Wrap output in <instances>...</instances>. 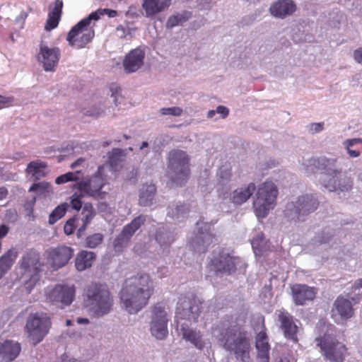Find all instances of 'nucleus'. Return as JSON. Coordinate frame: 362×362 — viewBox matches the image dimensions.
Masks as SVG:
<instances>
[{"instance_id": "nucleus-1", "label": "nucleus", "mask_w": 362, "mask_h": 362, "mask_svg": "<svg viewBox=\"0 0 362 362\" xmlns=\"http://www.w3.org/2000/svg\"><path fill=\"white\" fill-rule=\"evenodd\" d=\"M211 334L226 351L238 361L249 362L250 341L247 332L229 320L220 321L211 327Z\"/></svg>"}, {"instance_id": "nucleus-2", "label": "nucleus", "mask_w": 362, "mask_h": 362, "mask_svg": "<svg viewBox=\"0 0 362 362\" xmlns=\"http://www.w3.org/2000/svg\"><path fill=\"white\" fill-rule=\"evenodd\" d=\"M153 291V282L148 274L132 276L120 291L121 307L129 315L137 314L148 304Z\"/></svg>"}, {"instance_id": "nucleus-3", "label": "nucleus", "mask_w": 362, "mask_h": 362, "mask_svg": "<svg viewBox=\"0 0 362 362\" xmlns=\"http://www.w3.org/2000/svg\"><path fill=\"white\" fill-rule=\"evenodd\" d=\"M44 264L40 255L35 250L26 251L18 262L19 280L28 293H30L40 281Z\"/></svg>"}, {"instance_id": "nucleus-4", "label": "nucleus", "mask_w": 362, "mask_h": 362, "mask_svg": "<svg viewBox=\"0 0 362 362\" xmlns=\"http://www.w3.org/2000/svg\"><path fill=\"white\" fill-rule=\"evenodd\" d=\"M86 305L92 314L98 317L107 315L113 305V297L107 286L100 284H91L85 291Z\"/></svg>"}, {"instance_id": "nucleus-5", "label": "nucleus", "mask_w": 362, "mask_h": 362, "mask_svg": "<svg viewBox=\"0 0 362 362\" xmlns=\"http://www.w3.org/2000/svg\"><path fill=\"white\" fill-rule=\"evenodd\" d=\"M318 206L319 201L315 195L301 194L287 202L284 211V217L288 221L295 224L303 223Z\"/></svg>"}, {"instance_id": "nucleus-6", "label": "nucleus", "mask_w": 362, "mask_h": 362, "mask_svg": "<svg viewBox=\"0 0 362 362\" xmlns=\"http://www.w3.org/2000/svg\"><path fill=\"white\" fill-rule=\"evenodd\" d=\"M189 175V158L180 150L170 152L167 176L175 185L182 186L186 183Z\"/></svg>"}, {"instance_id": "nucleus-7", "label": "nucleus", "mask_w": 362, "mask_h": 362, "mask_svg": "<svg viewBox=\"0 0 362 362\" xmlns=\"http://www.w3.org/2000/svg\"><path fill=\"white\" fill-rule=\"evenodd\" d=\"M278 189L275 184L267 181L258 188L253 202L255 213L258 218H264L276 205Z\"/></svg>"}, {"instance_id": "nucleus-8", "label": "nucleus", "mask_w": 362, "mask_h": 362, "mask_svg": "<svg viewBox=\"0 0 362 362\" xmlns=\"http://www.w3.org/2000/svg\"><path fill=\"white\" fill-rule=\"evenodd\" d=\"M209 267L210 269L218 275H230L237 269L244 270L245 262L238 257L230 255L225 250H220L213 254Z\"/></svg>"}, {"instance_id": "nucleus-9", "label": "nucleus", "mask_w": 362, "mask_h": 362, "mask_svg": "<svg viewBox=\"0 0 362 362\" xmlns=\"http://www.w3.org/2000/svg\"><path fill=\"white\" fill-rule=\"evenodd\" d=\"M93 20L97 21L95 13L89 14L71 29L66 37V40L71 46L82 48L92 40L95 33L93 29H88V27Z\"/></svg>"}, {"instance_id": "nucleus-10", "label": "nucleus", "mask_w": 362, "mask_h": 362, "mask_svg": "<svg viewBox=\"0 0 362 362\" xmlns=\"http://www.w3.org/2000/svg\"><path fill=\"white\" fill-rule=\"evenodd\" d=\"M50 327L49 316L44 313H35L29 315L25 328L30 341L35 345L42 341Z\"/></svg>"}, {"instance_id": "nucleus-11", "label": "nucleus", "mask_w": 362, "mask_h": 362, "mask_svg": "<svg viewBox=\"0 0 362 362\" xmlns=\"http://www.w3.org/2000/svg\"><path fill=\"white\" fill-rule=\"evenodd\" d=\"M325 358L330 362H343L346 353V346L329 334L315 339Z\"/></svg>"}, {"instance_id": "nucleus-12", "label": "nucleus", "mask_w": 362, "mask_h": 362, "mask_svg": "<svg viewBox=\"0 0 362 362\" xmlns=\"http://www.w3.org/2000/svg\"><path fill=\"white\" fill-rule=\"evenodd\" d=\"M168 313L162 303L154 305L149 323L151 334L158 340L165 339L168 334Z\"/></svg>"}, {"instance_id": "nucleus-13", "label": "nucleus", "mask_w": 362, "mask_h": 362, "mask_svg": "<svg viewBox=\"0 0 362 362\" xmlns=\"http://www.w3.org/2000/svg\"><path fill=\"white\" fill-rule=\"evenodd\" d=\"M45 295L48 302L63 308L74 301L75 288L74 286L57 284L47 287L45 289Z\"/></svg>"}, {"instance_id": "nucleus-14", "label": "nucleus", "mask_w": 362, "mask_h": 362, "mask_svg": "<svg viewBox=\"0 0 362 362\" xmlns=\"http://www.w3.org/2000/svg\"><path fill=\"white\" fill-rule=\"evenodd\" d=\"M200 313L199 304L194 298L182 297L177 302L175 312V321L177 325L186 322H196Z\"/></svg>"}, {"instance_id": "nucleus-15", "label": "nucleus", "mask_w": 362, "mask_h": 362, "mask_svg": "<svg viewBox=\"0 0 362 362\" xmlns=\"http://www.w3.org/2000/svg\"><path fill=\"white\" fill-rule=\"evenodd\" d=\"M102 167H99L95 175L74 185L78 189V192L95 198H104L105 193L101 192V189L105 185V181L102 175Z\"/></svg>"}, {"instance_id": "nucleus-16", "label": "nucleus", "mask_w": 362, "mask_h": 362, "mask_svg": "<svg viewBox=\"0 0 362 362\" xmlns=\"http://www.w3.org/2000/svg\"><path fill=\"white\" fill-rule=\"evenodd\" d=\"M197 232L190 240L191 247L199 253H204L214 243L215 238L210 232V225L207 223L198 221Z\"/></svg>"}, {"instance_id": "nucleus-17", "label": "nucleus", "mask_w": 362, "mask_h": 362, "mask_svg": "<svg viewBox=\"0 0 362 362\" xmlns=\"http://www.w3.org/2000/svg\"><path fill=\"white\" fill-rule=\"evenodd\" d=\"M354 315V310L351 302L344 297H337L331 310V317L334 322L338 325H344Z\"/></svg>"}, {"instance_id": "nucleus-18", "label": "nucleus", "mask_w": 362, "mask_h": 362, "mask_svg": "<svg viewBox=\"0 0 362 362\" xmlns=\"http://www.w3.org/2000/svg\"><path fill=\"white\" fill-rule=\"evenodd\" d=\"M146 220V216L139 215L123 228L114 240L113 245L116 252L122 251L127 245L133 235L145 223Z\"/></svg>"}, {"instance_id": "nucleus-19", "label": "nucleus", "mask_w": 362, "mask_h": 362, "mask_svg": "<svg viewBox=\"0 0 362 362\" xmlns=\"http://www.w3.org/2000/svg\"><path fill=\"white\" fill-rule=\"evenodd\" d=\"M74 255V249L66 245L52 247L47 251L48 264L54 269L64 267Z\"/></svg>"}, {"instance_id": "nucleus-20", "label": "nucleus", "mask_w": 362, "mask_h": 362, "mask_svg": "<svg viewBox=\"0 0 362 362\" xmlns=\"http://www.w3.org/2000/svg\"><path fill=\"white\" fill-rule=\"evenodd\" d=\"M321 185L329 192H336L341 196L345 195L353 188V180L350 177L335 175L332 177H325L320 181Z\"/></svg>"}, {"instance_id": "nucleus-21", "label": "nucleus", "mask_w": 362, "mask_h": 362, "mask_svg": "<svg viewBox=\"0 0 362 362\" xmlns=\"http://www.w3.org/2000/svg\"><path fill=\"white\" fill-rule=\"evenodd\" d=\"M60 55V49L58 47H49L44 43L40 44L38 61L42 64L45 71H54Z\"/></svg>"}, {"instance_id": "nucleus-22", "label": "nucleus", "mask_w": 362, "mask_h": 362, "mask_svg": "<svg viewBox=\"0 0 362 362\" xmlns=\"http://www.w3.org/2000/svg\"><path fill=\"white\" fill-rule=\"evenodd\" d=\"M180 334L183 339L189 341L195 348L199 350H202L206 346V341L203 339V335L200 330L194 329L189 326V323L186 322H182L180 325Z\"/></svg>"}, {"instance_id": "nucleus-23", "label": "nucleus", "mask_w": 362, "mask_h": 362, "mask_svg": "<svg viewBox=\"0 0 362 362\" xmlns=\"http://www.w3.org/2000/svg\"><path fill=\"white\" fill-rule=\"evenodd\" d=\"M291 292L295 304L304 305L306 301L313 300L317 294V289L305 284H295L291 287Z\"/></svg>"}, {"instance_id": "nucleus-24", "label": "nucleus", "mask_w": 362, "mask_h": 362, "mask_svg": "<svg viewBox=\"0 0 362 362\" xmlns=\"http://www.w3.org/2000/svg\"><path fill=\"white\" fill-rule=\"evenodd\" d=\"M144 52L140 48L132 50L123 62L124 71L127 73H133L140 69L144 64Z\"/></svg>"}, {"instance_id": "nucleus-25", "label": "nucleus", "mask_w": 362, "mask_h": 362, "mask_svg": "<svg viewBox=\"0 0 362 362\" xmlns=\"http://www.w3.org/2000/svg\"><path fill=\"white\" fill-rule=\"evenodd\" d=\"M21 344L13 340H5L0 342V362H11L19 354Z\"/></svg>"}, {"instance_id": "nucleus-26", "label": "nucleus", "mask_w": 362, "mask_h": 362, "mask_svg": "<svg viewBox=\"0 0 362 362\" xmlns=\"http://www.w3.org/2000/svg\"><path fill=\"white\" fill-rule=\"evenodd\" d=\"M264 327L257 333L255 337V347L259 362H269L270 345L268 337L264 330Z\"/></svg>"}, {"instance_id": "nucleus-27", "label": "nucleus", "mask_w": 362, "mask_h": 362, "mask_svg": "<svg viewBox=\"0 0 362 362\" xmlns=\"http://www.w3.org/2000/svg\"><path fill=\"white\" fill-rule=\"evenodd\" d=\"M279 319L281 322V327L284 331V336L293 342H297L296 333L298 327L293 320V316L288 313L281 312L279 315Z\"/></svg>"}, {"instance_id": "nucleus-28", "label": "nucleus", "mask_w": 362, "mask_h": 362, "mask_svg": "<svg viewBox=\"0 0 362 362\" xmlns=\"http://www.w3.org/2000/svg\"><path fill=\"white\" fill-rule=\"evenodd\" d=\"M296 9V6L292 0H278L269 8L272 16L284 18L291 15Z\"/></svg>"}, {"instance_id": "nucleus-29", "label": "nucleus", "mask_w": 362, "mask_h": 362, "mask_svg": "<svg viewBox=\"0 0 362 362\" xmlns=\"http://www.w3.org/2000/svg\"><path fill=\"white\" fill-rule=\"evenodd\" d=\"M319 170L322 172L323 175L320 180L325 177H332L335 175H340L341 168L337 165V160L334 158L320 157Z\"/></svg>"}, {"instance_id": "nucleus-30", "label": "nucleus", "mask_w": 362, "mask_h": 362, "mask_svg": "<svg viewBox=\"0 0 362 362\" xmlns=\"http://www.w3.org/2000/svg\"><path fill=\"white\" fill-rule=\"evenodd\" d=\"M256 189L255 185L250 182L247 186L237 188L230 194V200L235 205H241L246 202Z\"/></svg>"}, {"instance_id": "nucleus-31", "label": "nucleus", "mask_w": 362, "mask_h": 362, "mask_svg": "<svg viewBox=\"0 0 362 362\" xmlns=\"http://www.w3.org/2000/svg\"><path fill=\"white\" fill-rule=\"evenodd\" d=\"M175 240V230L166 226H160L156 233V240L163 250V252L169 248Z\"/></svg>"}, {"instance_id": "nucleus-32", "label": "nucleus", "mask_w": 362, "mask_h": 362, "mask_svg": "<svg viewBox=\"0 0 362 362\" xmlns=\"http://www.w3.org/2000/svg\"><path fill=\"white\" fill-rule=\"evenodd\" d=\"M169 6V0H144L142 3L147 18L162 12Z\"/></svg>"}, {"instance_id": "nucleus-33", "label": "nucleus", "mask_w": 362, "mask_h": 362, "mask_svg": "<svg viewBox=\"0 0 362 362\" xmlns=\"http://www.w3.org/2000/svg\"><path fill=\"white\" fill-rule=\"evenodd\" d=\"M96 213L90 203H86L82 207L81 213L78 215L77 221L81 220L82 225L77 231L78 238H81L86 229L87 226L91 222Z\"/></svg>"}, {"instance_id": "nucleus-34", "label": "nucleus", "mask_w": 362, "mask_h": 362, "mask_svg": "<svg viewBox=\"0 0 362 362\" xmlns=\"http://www.w3.org/2000/svg\"><path fill=\"white\" fill-rule=\"evenodd\" d=\"M62 7L63 2L62 0H56L53 4L49 6L48 19L45 25L46 30H52L58 25L62 14Z\"/></svg>"}, {"instance_id": "nucleus-35", "label": "nucleus", "mask_w": 362, "mask_h": 362, "mask_svg": "<svg viewBox=\"0 0 362 362\" xmlns=\"http://www.w3.org/2000/svg\"><path fill=\"white\" fill-rule=\"evenodd\" d=\"M156 192V186L153 184H145L139 189V204L142 206H150L153 204Z\"/></svg>"}, {"instance_id": "nucleus-36", "label": "nucleus", "mask_w": 362, "mask_h": 362, "mask_svg": "<svg viewBox=\"0 0 362 362\" xmlns=\"http://www.w3.org/2000/svg\"><path fill=\"white\" fill-rule=\"evenodd\" d=\"M28 175L33 180H40L47 173V165L46 163L40 160L30 162L26 168Z\"/></svg>"}, {"instance_id": "nucleus-37", "label": "nucleus", "mask_w": 362, "mask_h": 362, "mask_svg": "<svg viewBox=\"0 0 362 362\" xmlns=\"http://www.w3.org/2000/svg\"><path fill=\"white\" fill-rule=\"evenodd\" d=\"M189 209L187 204L180 202L171 203L168 207V216L176 221H182L187 215Z\"/></svg>"}, {"instance_id": "nucleus-38", "label": "nucleus", "mask_w": 362, "mask_h": 362, "mask_svg": "<svg viewBox=\"0 0 362 362\" xmlns=\"http://www.w3.org/2000/svg\"><path fill=\"white\" fill-rule=\"evenodd\" d=\"M334 235V230L329 227H326L316 234L313 239V245L315 246H321L322 249H327L330 245Z\"/></svg>"}, {"instance_id": "nucleus-39", "label": "nucleus", "mask_w": 362, "mask_h": 362, "mask_svg": "<svg viewBox=\"0 0 362 362\" xmlns=\"http://www.w3.org/2000/svg\"><path fill=\"white\" fill-rule=\"evenodd\" d=\"M95 259V254L93 252L82 250L78 253L75 260V266L78 271L82 272L90 267Z\"/></svg>"}, {"instance_id": "nucleus-40", "label": "nucleus", "mask_w": 362, "mask_h": 362, "mask_svg": "<svg viewBox=\"0 0 362 362\" xmlns=\"http://www.w3.org/2000/svg\"><path fill=\"white\" fill-rule=\"evenodd\" d=\"M18 252L15 248H11L0 257V279L12 267Z\"/></svg>"}, {"instance_id": "nucleus-41", "label": "nucleus", "mask_w": 362, "mask_h": 362, "mask_svg": "<svg viewBox=\"0 0 362 362\" xmlns=\"http://www.w3.org/2000/svg\"><path fill=\"white\" fill-rule=\"evenodd\" d=\"M320 157H310L303 159L300 170L307 175H311L319 170Z\"/></svg>"}, {"instance_id": "nucleus-42", "label": "nucleus", "mask_w": 362, "mask_h": 362, "mask_svg": "<svg viewBox=\"0 0 362 362\" xmlns=\"http://www.w3.org/2000/svg\"><path fill=\"white\" fill-rule=\"evenodd\" d=\"M251 245L256 255H262L268 248L267 242L266 241L264 234L259 233L251 240Z\"/></svg>"}, {"instance_id": "nucleus-43", "label": "nucleus", "mask_w": 362, "mask_h": 362, "mask_svg": "<svg viewBox=\"0 0 362 362\" xmlns=\"http://www.w3.org/2000/svg\"><path fill=\"white\" fill-rule=\"evenodd\" d=\"M124 156V151L119 148H114L109 153L108 161L112 170H117Z\"/></svg>"}, {"instance_id": "nucleus-44", "label": "nucleus", "mask_w": 362, "mask_h": 362, "mask_svg": "<svg viewBox=\"0 0 362 362\" xmlns=\"http://www.w3.org/2000/svg\"><path fill=\"white\" fill-rule=\"evenodd\" d=\"M69 206L67 203H64L57 206L49 214V223L52 225L59 219L62 218L65 215Z\"/></svg>"}, {"instance_id": "nucleus-45", "label": "nucleus", "mask_w": 362, "mask_h": 362, "mask_svg": "<svg viewBox=\"0 0 362 362\" xmlns=\"http://www.w3.org/2000/svg\"><path fill=\"white\" fill-rule=\"evenodd\" d=\"M231 169L228 165L221 166L217 173L218 182L222 185H226L230 180Z\"/></svg>"}, {"instance_id": "nucleus-46", "label": "nucleus", "mask_w": 362, "mask_h": 362, "mask_svg": "<svg viewBox=\"0 0 362 362\" xmlns=\"http://www.w3.org/2000/svg\"><path fill=\"white\" fill-rule=\"evenodd\" d=\"M103 238V235L100 233L90 235L86 238L84 246L89 248H95L102 243Z\"/></svg>"}, {"instance_id": "nucleus-47", "label": "nucleus", "mask_w": 362, "mask_h": 362, "mask_svg": "<svg viewBox=\"0 0 362 362\" xmlns=\"http://www.w3.org/2000/svg\"><path fill=\"white\" fill-rule=\"evenodd\" d=\"M188 17L185 13H177L170 16L166 23L168 28H172L179 25H182L183 23L187 21Z\"/></svg>"}, {"instance_id": "nucleus-48", "label": "nucleus", "mask_w": 362, "mask_h": 362, "mask_svg": "<svg viewBox=\"0 0 362 362\" xmlns=\"http://www.w3.org/2000/svg\"><path fill=\"white\" fill-rule=\"evenodd\" d=\"M80 173L79 170L74 172H69L64 175H62L59 177H57L55 180V182L57 185H61L63 183H66L69 181H74L78 180V175Z\"/></svg>"}, {"instance_id": "nucleus-49", "label": "nucleus", "mask_w": 362, "mask_h": 362, "mask_svg": "<svg viewBox=\"0 0 362 362\" xmlns=\"http://www.w3.org/2000/svg\"><path fill=\"white\" fill-rule=\"evenodd\" d=\"M346 290L347 295L354 300H357L362 296V291L359 290V288L354 284L348 287Z\"/></svg>"}, {"instance_id": "nucleus-50", "label": "nucleus", "mask_w": 362, "mask_h": 362, "mask_svg": "<svg viewBox=\"0 0 362 362\" xmlns=\"http://www.w3.org/2000/svg\"><path fill=\"white\" fill-rule=\"evenodd\" d=\"M160 112L163 115L178 117L182 113V110L179 107H163L160 110Z\"/></svg>"}, {"instance_id": "nucleus-51", "label": "nucleus", "mask_w": 362, "mask_h": 362, "mask_svg": "<svg viewBox=\"0 0 362 362\" xmlns=\"http://www.w3.org/2000/svg\"><path fill=\"white\" fill-rule=\"evenodd\" d=\"M77 221L76 216L69 219L64 225V230L66 235H70L73 234L75 228H76V221Z\"/></svg>"}, {"instance_id": "nucleus-52", "label": "nucleus", "mask_w": 362, "mask_h": 362, "mask_svg": "<svg viewBox=\"0 0 362 362\" xmlns=\"http://www.w3.org/2000/svg\"><path fill=\"white\" fill-rule=\"evenodd\" d=\"M50 188V185L48 182H38L33 184L30 189V192L38 191V192H48Z\"/></svg>"}, {"instance_id": "nucleus-53", "label": "nucleus", "mask_w": 362, "mask_h": 362, "mask_svg": "<svg viewBox=\"0 0 362 362\" xmlns=\"http://www.w3.org/2000/svg\"><path fill=\"white\" fill-rule=\"evenodd\" d=\"M85 196L84 194H81L80 192L78 194L77 192L74 193L71 197V204L73 209L78 211L81 209L82 206V202L81 200V197Z\"/></svg>"}, {"instance_id": "nucleus-54", "label": "nucleus", "mask_w": 362, "mask_h": 362, "mask_svg": "<svg viewBox=\"0 0 362 362\" xmlns=\"http://www.w3.org/2000/svg\"><path fill=\"white\" fill-rule=\"evenodd\" d=\"M362 143V139L360 138L349 139L343 141L342 145L346 150L352 149L353 147Z\"/></svg>"}, {"instance_id": "nucleus-55", "label": "nucleus", "mask_w": 362, "mask_h": 362, "mask_svg": "<svg viewBox=\"0 0 362 362\" xmlns=\"http://www.w3.org/2000/svg\"><path fill=\"white\" fill-rule=\"evenodd\" d=\"M91 13H95L97 15V21L100 18V16L106 14L110 18H114L117 15V12L115 10L104 8V9H98L95 12H92Z\"/></svg>"}, {"instance_id": "nucleus-56", "label": "nucleus", "mask_w": 362, "mask_h": 362, "mask_svg": "<svg viewBox=\"0 0 362 362\" xmlns=\"http://www.w3.org/2000/svg\"><path fill=\"white\" fill-rule=\"evenodd\" d=\"M352 57L356 63L362 65V47L354 49L352 52Z\"/></svg>"}, {"instance_id": "nucleus-57", "label": "nucleus", "mask_w": 362, "mask_h": 362, "mask_svg": "<svg viewBox=\"0 0 362 362\" xmlns=\"http://www.w3.org/2000/svg\"><path fill=\"white\" fill-rule=\"evenodd\" d=\"M13 101L14 98L13 97L0 95V108L11 105Z\"/></svg>"}, {"instance_id": "nucleus-58", "label": "nucleus", "mask_w": 362, "mask_h": 362, "mask_svg": "<svg viewBox=\"0 0 362 362\" xmlns=\"http://www.w3.org/2000/svg\"><path fill=\"white\" fill-rule=\"evenodd\" d=\"M324 129V123L323 122H317V123H312L310 124V131L313 134L320 132Z\"/></svg>"}, {"instance_id": "nucleus-59", "label": "nucleus", "mask_w": 362, "mask_h": 362, "mask_svg": "<svg viewBox=\"0 0 362 362\" xmlns=\"http://www.w3.org/2000/svg\"><path fill=\"white\" fill-rule=\"evenodd\" d=\"M216 114H220L221 118H225L228 115L229 110L228 109L223 105H219L216 109Z\"/></svg>"}, {"instance_id": "nucleus-60", "label": "nucleus", "mask_w": 362, "mask_h": 362, "mask_svg": "<svg viewBox=\"0 0 362 362\" xmlns=\"http://www.w3.org/2000/svg\"><path fill=\"white\" fill-rule=\"evenodd\" d=\"M8 230L9 228L6 225L2 224L0 226V239L4 238L7 235Z\"/></svg>"}, {"instance_id": "nucleus-61", "label": "nucleus", "mask_w": 362, "mask_h": 362, "mask_svg": "<svg viewBox=\"0 0 362 362\" xmlns=\"http://www.w3.org/2000/svg\"><path fill=\"white\" fill-rule=\"evenodd\" d=\"M139 149L143 151L144 155L149 153L148 143L147 141H143Z\"/></svg>"}, {"instance_id": "nucleus-62", "label": "nucleus", "mask_w": 362, "mask_h": 362, "mask_svg": "<svg viewBox=\"0 0 362 362\" xmlns=\"http://www.w3.org/2000/svg\"><path fill=\"white\" fill-rule=\"evenodd\" d=\"M349 156L351 158H357L360 156V151L356 149L346 150Z\"/></svg>"}, {"instance_id": "nucleus-63", "label": "nucleus", "mask_w": 362, "mask_h": 362, "mask_svg": "<svg viewBox=\"0 0 362 362\" xmlns=\"http://www.w3.org/2000/svg\"><path fill=\"white\" fill-rule=\"evenodd\" d=\"M359 79H360L359 75L355 74L351 77L350 82L352 83L353 86H358V83H359Z\"/></svg>"}, {"instance_id": "nucleus-64", "label": "nucleus", "mask_w": 362, "mask_h": 362, "mask_svg": "<svg viewBox=\"0 0 362 362\" xmlns=\"http://www.w3.org/2000/svg\"><path fill=\"white\" fill-rule=\"evenodd\" d=\"M7 195H8L7 189L4 187H0V200H3V199H6Z\"/></svg>"}]
</instances>
